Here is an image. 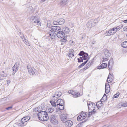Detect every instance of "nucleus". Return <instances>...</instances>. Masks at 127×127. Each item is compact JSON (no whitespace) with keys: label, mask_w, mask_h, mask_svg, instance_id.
I'll use <instances>...</instances> for the list:
<instances>
[{"label":"nucleus","mask_w":127,"mask_h":127,"mask_svg":"<svg viewBox=\"0 0 127 127\" xmlns=\"http://www.w3.org/2000/svg\"><path fill=\"white\" fill-rule=\"evenodd\" d=\"M109 52V51L107 50H106L104 52L105 55L107 58L109 57L110 56V54Z\"/></svg>","instance_id":"nucleus-24"},{"label":"nucleus","mask_w":127,"mask_h":127,"mask_svg":"<svg viewBox=\"0 0 127 127\" xmlns=\"http://www.w3.org/2000/svg\"><path fill=\"white\" fill-rule=\"evenodd\" d=\"M85 118L82 115H80L79 116L77 117V120L79 121L84 120Z\"/></svg>","instance_id":"nucleus-29"},{"label":"nucleus","mask_w":127,"mask_h":127,"mask_svg":"<svg viewBox=\"0 0 127 127\" xmlns=\"http://www.w3.org/2000/svg\"><path fill=\"white\" fill-rule=\"evenodd\" d=\"M41 1H45L46 0H41Z\"/></svg>","instance_id":"nucleus-62"},{"label":"nucleus","mask_w":127,"mask_h":127,"mask_svg":"<svg viewBox=\"0 0 127 127\" xmlns=\"http://www.w3.org/2000/svg\"><path fill=\"white\" fill-rule=\"evenodd\" d=\"M52 30L54 32H58L59 30H61V28L59 26H53L51 27Z\"/></svg>","instance_id":"nucleus-15"},{"label":"nucleus","mask_w":127,"mask_h":127,"mask_svg":"<svg viewBox=\"0 0 127 127\" xmlns=\"http://www.w3.org/2000/svg\"><path fill=\"white\" fill-rule=\"evenodd\" d=\"M124 106H127V102L126 103L125 105H124Z\"/></svg>","instance_id":"nucleus-59"},{"label":"nucleus","mask_w":127,"mask_h":127,"mask_svg":"<svg viewBox=\"0 0 127 127\" xmlns=\"http://www.w3.org/2000/svg\"><path fill=\"white\" fill-rule=\"evenodd\" d=\"M20 63L19 62H16L12 67V70L14 72V73L16 72L18 70L19 67L20 66Z\"/></svg>","instance_id":"nucleus-6"},{"label":"nucleus","mask_w":127,"mask_h":127,"mask_svg":"<svg viewBox=\"0 0 127 127\" xmlns=\"http://www.w3.org/2000/svg\"><path fill=\"white\" fill-rule=\"evenodd\" d=\"M61 95V92H56L55 93V95L54 96H52L53 98H54V97H56V98H58V97H60Z\"/></svg>","instance_id":"nucleus-25"},{"label":"nucleus","mask_w":127,"mask_h":127,"mask_svg":"<svg viewBox=\"0 0 127 127\" xmlns=\"http://www.w3.org/2000/svg\"><path fill=\"white\" fill-rule=\"evenodd\" d=\"M36 18L37 17L36 16H32L31 17L30 19L32 21L35 20H36Z\"/></svg>","instance_id":"nucleus-38"},{"label":"nucleus","mask_w":127,"mask_h":127,"mask_svg":"<svg viewBox=\"0 0 127 127\" xmlns=\"http://www.w3.org/2000/svg\"><path fill=\"white\" fill-rule=\"evenodd\" d=\"M85 53L83 51H80V53L78 55L80 56H83L84 54Z\"/></svg>","instance_id":"nucleus-43"},{"label":"nucleus","mask_w":127,"mask_h":127,"mask_svg":"<svg viewBox=\"0 0 127 127\" xmlns=\"http://www.w3.org/2000/svg\"><path fill=\"white\" fill-rule=\"evenodd\" d=\"M50 121L51 123L55 125H57L58 123V121L56 119L55 115L51 116Z\"/></svg>","instance_id":"nucleus-5"},{"label":"nucleus","mask_w":127,"mask_h":127,"mask_svg":"<svg viewBox=\"0 0 127 127\" xmlns=\"http://www.w3.org/2000/svg\"><path fill=\"white\" fill-rule=\"evenodd\" d=\"M109 79H108V78H107V82H108V83H110L111 82V80L109 79V80H108Z\"/></svg>","instance_id":"nucleus-50"},{"label":"nucleus","mask_w":127,"mask_h":127,"mask_svg":"<svg viewBox=\"0 0 127 127\" xmlns=\"http://www.w3.org/2000/svg\"><path fill=\"white\" fill-rule=\"evenodd\" d=\"M24 36L23 34H21L20 35V36L21 37H21H22V36Z\"/></svg>","instance_id":"nucleus-56"},{"label":"nucleus","mask_w":127,"mask_h":127,"mask_svg":"<svg viewBox=\"0 0 127 127\" xmlns=\"http://www.w3.org/2000/svg\"><path fill=\"white\" fill-rule=\"evenodd\" d=\"M119 95V93H116V94L115 95H114V97L115 98H117Z\"/></svg>","instance_id":"nucleus-45"},{"label":"nucleus","mask_w":127,"mask_h":127,"mask_svg":"<svg viewBox=\"0 0 127 127\" xmlns=\"http://www.w3.org/2000/svg\"><path fill=\"white\" fill-rule=\"evenodd\" d=\"M89 110L96 111L95 109L97 108V107L95 103L91 102H89L88 104Z\"/></svg>","instance_id":"nucleus-3"},{"label":"nucleus","mask_w":127,"mask_h":127,"mask_svg":"<svg viewBox=\"0 0 127 127\" xmlns=\"http://www.w3.org/2000/svg\"><path fill=\"white\" fill-rule=\"evenodd\" d=\"M21 38L22 39L23 41L24 40H25L26 39L25 38L24 36H22V37H21Z\"/></svg>","instance_id":"nucleus-51"},{"label":"nucleus","mask_w":127,"mask_h":127,"mask_svg":"<svg viewBox=\"0 0 127 127\" xmlns=\"http://www.w3.org/2000/svg\"><path fill=\"white\" fill-rule=\"evenodd\" d=\"M103 60L102 61V62H105V61H107L108 60V59L107 58H105L104 57L102 58Z\"/></svg>","instance_id":"nucleus-46"},{"label":"nucleus","mask_w":127,"mask_h":127,"mask_svg":"<svg viewBox=\"0 0 127 127\" xmlns=\"http://www.w3.org/2000/svg\"><path fill=\"white\" fill-rule=\"evenodd\" d=\"M113 64V62L112 59H111L109 61L108 63V67L109 69H111L112 67Z\"/></svg>","instance_id":"nucleus-19"},{"label":"nucleus","mask_w":127,"mask_h":127,"mask_svg":"<svg viewBox=\"0 0 127 127\" xmlns=\"http://www.w3.org/2000/svg\"><path fill=\"white\" fill-rule=\"evenodd\" d=\"M30 119L29 116H27L23 118L21 120L22 123L28 121Z\"/></svg>","instance_id":"nucleus-20"},{"label":"nucleus","mask_w":127,"mask_h":127,"mask_svg":"<svg viewBox=\"0 0 127 127\" xmlns=\"http://www.w3.org/2000/svg\"><path fill=\"white\" fill-rule=\"evenodd\" d=\"M116 32V30H115V28H114L108 31H107L105 33V34L106 35L110 36L114 34Z\"/></svg>","instance_id":"nucleus-4"},{"label":"nucleus","mask_w":127,"mask_h":127,"mask_svg":"<svg viewBox=\"0 0 127 127\" xmlns=\"http://www.w3.org/2000/svg\"><path fill=\"white\" fill-rule=\"evenodd\" d=\"M61 110H58L56 111V113H57L58 114L61 115L62 113V112Z\"/></svg>","instance_id":"nucleus-47"},{"label":"nucleus","mask_w":127,"mask_h":127,"mask_svg":"<svg viewBox=\"0 0 127 127\" xmlns=\"http://www.w3.org/2000/svg\"><path fill=\"white\" fill-rule=\"evenodd\" d=\"M27 67L29 73L31 75H35V73H36V70L34 67H32L30 64L27 65Z\"/></svg>","instance_id":"nucleus-2"},{"label":"nucleus","mask_w":127,"mask_h":127,"mask_svg":"<svg viewBox=\"0 0 127 127\" xmlns=\"http://www.w3.org/2000/svg\"><path fill=\"white\" fill-rule=\"evenodd\" d=\"M72 95H73L74 97H77L80 96V93L78 92H76L75 91H72Z\"/></svg>","instance_id":"nucleus-17"},{"label":"nucleus","mask_w":127,"mask_h":127,"mask_svg":"<svg viewBox=\"0 0 127 127\" xmlns=\"http://www.w3.org/2000/svg\"><path fill=\"white\" fill-rule=\"evenodd\" d=\"M88 54L87 53H85L82 57V58H83V60H87L88 58Z\"/></svg>","instance_id":"nucleus-30"},{"label":"nucleus","mask_w":127,"mask_h":127,"mask_svg":"<svg viewBox=\"0 0 127 127\" xmlns=\"http://www.w3.org/2000/svg\"><path fill=\"white\" fill-rule=\"evenodd\" d=\"M67 4V3H65V2L63 1L62 0H61L60 2V4L61 6H63Z\"/></svg>","instance_id":"nucleus-31"},{"label":"nucleus","mask_w":127,"mask_h":127,"mask_svg":"<svg viewBox=\"0 0 127 127\" xmlns=\"http://www.w3.org/2000/svg\"><path fill=\"white\" fill-rule=\"evenodd\" d=\"M74 44V42L73 41H72V43H71V44L72 45H73Z\"/></svg>","instance_id":"nucleus-57"},{"label":"nucleus","mask_w":127,"mask_h":127,"mask_svg":"<svg viewBox=\"0 0 127 127\" xmlns=\"http://www.w3.org/2000/svg\"><path fill=\"white\" fill-rule=\"evenodd\" d=\"M50 103L52 106H53L54 107H56V102L54 101H50Z\"/></svg>","instance_id":"nucleus-33"},{"label":"nucleus","mask_w":127,"mask_h":127,"mask_svg":"<svg viewBox=\"0 0 127 127\" xmlns=\"http://www.w3.org/2000/svg\"><path fill=\"white\" fill-rule=\"evenodd\" d=\"M57 36L60 38H62L64 36V34L62 31H59L56 34Z\"/></svg>","instance_id":"nucleus-7"},{"label":"nucleus","mask_w":127,"mask_h":127,"mask_svg":"<svg viewBox=\"0 0 127 127\" xmlns=\"http://www.w3.org/2000/svg\"><path fill=\"white\" fill-rule=\"evenodd\" d=\"M123 22L125 23H126L127 22V20H124Z\"/></svg>","instance_id":"nucleus-58"},{"label":"nucleus","mask_w":127,"mask_h":127,"mask_svg":"<svg viewBox=\"0 0 127 127\" xmlns=\"http://www.w3.org/2000/svg\"><path fill=\"white\" fill-rule=\"evenodd\" d=\"M107 97L105 94H104L101 100H103L104 101L106 100L107 99Z\"/></svg>","instance_id":"nucleus-41"},{"label":"nucleus","mask_w":127,"mask_h":127,"mask_svg":"<svg viewBox=\"0 0 127 127\" xmlns=\"http://www.w3.org/2000/svg\"><path fill=\"white\" fill-rule=\"evenodd\" d=\"M54 109V108L51 106H47L46 108L47 111L49 113L52 112Z\"/></svg>","instance_id":"nucleus-16"},{"label":"nucleus","mask_w":127,"mask_h":127,"mask_svg":"<svg viewBox=\"0 0 127 127\" xmlns=\"http://www.w3.org/2000/svg\"><path fill=\"white\" fill-rule=\"evenodd\" d=\"M50 37L52 39H54L56 37V34L55 32L53 31H50L49 32Z\"/></svg>","instance_id":"nucleus-11"},{"label":"nucleus","mask_w":127,"mask_h":127,"mask_svg":"<svg viewBox=\"0 0 127 127\" xmlns=\"http://www.w3.org/2000/svg\"><path fill=\"white\" fill-rule=\"evenodd\" d=\"M59 110H62L64 109V107L63 106V105H59L58 107Z\"/></svg>","instance_id":"nucleus-40"},{"label":"nucleus","mask_w":127,"mask_h":127,"mask_svg":"<svg viewBox=\"0 0 127 127\" xmlns=\"http://www.w3.org/2000/svg\"><path fill=\"white\" fill-rule=\"evenodd\" d=\"M65 126L66 127H70L73 124L72 122L70 120H67V121L65 122Z\"/></svg>","instance_id":"nucleus-13"},{"label":"nucleus","mask_w":127,"mask_h":127,"mask_svg":"<svg viewBox=\"0 0 127 127\" xmlns=\"http://www.w3.org/2000/svg\"><path fill=\"white\" fill-rule=\"evenodd\" d=\"M72 91L70 90L69 91H68V93L70 94H71L72 95Z\"/></svg>","instance_id":"nucleus-52"},{"label":"nucleus","mask_w":127,"mask_h":127,"mask_svg":"<svg viewBox=\"0 0 127 127\" xmlns=\"http://www.w3.org/2000/svg\"><path fill=\"white\" fill-rule=\"evenodd\" d=\"M56 103H57L56 106L57 107H58L59 105H64V102L63 100L59 99L57 100Z\"/></svg>","instance_id":"nucleus-12"},{"label":"nucleus","mask_w":127,"mask_h":127,"mask_svg":"<svg viewBox=\"0 0 127 127\" xmlns=\"http://www.w3.org/2000/svg\"><path fill=\"white\" fill-rule=\"evenodd\" d=\"M103 105V104L101 101H99L96 103V106L97 108L99 109V108H100Z\"/></svg>","instance_id":"nucleus-23"},{"label":"nucleus","mask_w":127,"mask_h":127,"mask_svg":"<svg viewBox=\"0 0 127 127\" xmlns=\"http://www.w3.org/2000/svg\"><path fill=\"white\" fill-rule=\"evenodd\" d=\"M43 108L41 106H39L37 107H36L34 108L33 109V111L34 112H41L43 110Z\"/></svg>","instance_id":"nucleus-9"},{"label":"nucleus","mask_w":127,"mask_h":127,"mask_svg":"<svg viewBox=\"0 0 127 127\" xmlns=\"http://www.w3.org/2000/svg\"><path fill=\"white\" fill-rule=\"evenodd\" d=\"M96 23L95 22H93L92 21L90 20L89 21L87 24V26L88 27L91 28L93 27L94 26V24Z\"/></svg>","instance_id":"nucleus-14"},{"label":"nucleus","mask_w":127,"mask_h":127,"mask_svg":"<svg viewBox=\"0 0 127 127\" xmlns=\"http://www.w3.org/2000/svg\"><path fill=\"white\" fill-rule=\"evenodd\" d=\"M63 39H64V41H65L66 40V39H65V38L64 37L63 38Z\"/></svg>","instance_id":"nucleus-61"},{"label":"nucleus","mask_w":127,"mask_h":127,"mask_svg":"<svg viewBox=\"0 0 127 127\" xmlns=\"http://www.w3.org/2000/svg\"><path fill=\"white\" fill-rule=\"evenodd\" d=\"M88 61V60H87L84 63L78 66L79 68H81L83 66H84L87 63Z\"/></svg>","instance_id":"nucleus-34"},{"label":"nucleus","mask_w":127,"mask_h":127,"mask_svg":"<svg viewBox=\"0 0 127 127\" xmlns=\"http://www.w3.org/2000/svg\"><path fill=\"white\" fill-rule=\"evenodd\" d=\"M38 20H35V21H34V23H37V22H38Z\"/></svg>","instance_id":"nucleus-55"},{"label":"nucleus","mask_w":127,"mask_h":127,"mask_svg":"<svg viewBox=\"0 0 127 127\" xmlns=\"http://www.w3.org/2000/svg\"><path fill=\"white\" fill-rule=\"evenodd\" d=\"M25 43L26 45H27L28 46H30V44L29 42L28 41V40L26 39L25 40H24L23 41Z\"/></svg>","instance_id":"nucleus-37"},{"label":"nucleus","mask_w":127,"mask_h":127,"mask_svg":"<svg viewBox=\"0 0 127 127\" xmlns=\"http://www.w3.org/2000/svg\"><path fill=\"white\" fill-rule=\"evenodd\" d=\"M122 47L125 48H127V41H125L123 42L121 44Z\"/></svg>","instance_id":"nucleus-27"},{"label":"nucleus","mask_w":127,"mask_h":127,"mask_svg":"<svg viewBox=\"0 0 127 127\" xmlns=\"http://www.w3.org/2000/svg\"><path fill=\"white\" fill-rule=\"evenodd\" d=\"M105 92L106 94L108 93L110 90V86L108 83H106L105 85Z\"/></svg>","instance_id":"nucleus-10"},{"label":"nucleus","mask_w":127,"mask_h":127,"mask_svg":"<svg viewBox=\"0 0 127 127\" xmlns=\"http://www.w3.org/2000/svg\"><path fill=\"white\" fill-rule=\"evenodd\" d=\"M58 20L59 24L60 25H62L64 24L65 22V21L64 19L63 18L60 19Z\"/></svg>","instance_id":"nucleus-26"},{"label":"nucleus","mask_w":127,"mask_h":127,"mask_svg":"<svg viewBox=\"0 0 127 127\" xmlns=\"http://www.w3.org/2000/svg\"><path fill=\"white\" fill-rule=\"evenodd\" d=\"M67 118L66 117V115L65 114H62L60 116V119L64 123L67 121Z\"/></svg>","instance_id":"nucleus-8"},{"label":"nucleus","mask_w":127,"mask_h":127,"mask_svg":"<svg viewBox=\"0 0 127 127\" xmlns=\"http://www.w3.org/2000/svg\"><path fill=\"white\" fill-rule=\"evenodd\" d=\"M37 24L38 25H40L41 24V22H40L39 21H38L37 23Z\"/></svg>","instance_id":"nucleus-53"},{"label":"nucleus","mask_w":127,"mask_h":127,"mask_svg":"<svg viewBox=\"0 0 127 127\" xmlns=\"http://www.w3.org/2000/svg\"><path fill=\"white\" fill-rule=\"evenodd\" d=\"M9 83V81H7V84H8V83Z\"/></svg>","instance_id":"nucleus-63"},{"label":"nucleus","mask_w":127,"mask_h":127,"mask_svg":"<svg viewBox=\"0 0 127 127\" xmlns=\"http://www.w3.org/2000/svg\"><path fill=\"white\" fill-rule=\"evenodd\" d=\"M37 116L39 119L42 121H47L49 119V117L46 111H42L38 112Z\"/></svg>","instance_id":"nucleus-1"},{"label":"nucleus","mask_w":127,"mask_h":127,"mask_svg":"<svg viewBox=\"0 0 127 127\" xmlns=\"http://www.w3.org/2000/svg\"><path fill=\"white\" fill-rule=\"evenodd\" d=\"M58 22V20L57 21H54L53 22V24L55 25H59Z\"/></svg>","instance_id":"nucleus-44"},{"label":"nucleus","mask_w":127,"mask_h":127,"mask_svg":"<svg viewBox=\"0 0 127 127\" xmlns=\"http://www.w3.org/2000/svg\"><path fill=\"white\" fill-rule=\"evenodd\" d=\"M81 115H82L84 118L86 117L87 115V112H82Z\"/></svg>","instance_id":"nucleus-36"},{"label":"nucleus","mask_w":127,"mask_h":127,"mask_svg":"<svg viewBox=\"0 0 127 127\" xmlns=\"http://www.w3.org/2000/svg\"><path fill=\"white\" fill-rule=\"evenodd\" d=\"M107 64L105 63H102L100 66L97 67L98 69H101L105 68L106 67Z\"/></svg>","instance_id":"nucleus-21"},{"label":"nucleus","mask_w":127,"mask_h":127,"mask_svg":"<svg viewBox=\"0 0 127 127\" xmlns=\"http://www.w3.org/2000/svg\"><path fill=\"white\" fill-rule=\"evenodd\" d=\"M103 127H108V126H104Z\"/></svg>","instance_id":"nucleus-64"},{"label":"nucleus","mask_w":127,"mask_h":127,"mask_svg":"<svg viewBox=\"0 0 127 127\" xmlns=\"http://www.w3.org/2000/svg\"><path fill=\"white\" fill-rule=\"evenodd\" d=\"M63 1L65 2V3H67V1L68 0H62Z\"/></svg>","instance_id":"nucleus-54"},{"label":"nucleus","mask_w":127,"mask_h":127,"mask_svg":"<svg viewBox=\"0 0 127 127\" xmlns=\"http://www.w3.org/2000/svg\"><path fill=\"white\" fill-rule=\"evenodd\" d=\"M74 51L73 49L69 50L68 54V56L70 57H72L74 56Z\"/></svg>","instance_id":"nucleus-22"},{"label":"nucleus","mask_w":127,"mask_h":127,"mask_svg":"<svg viewBox=\"0 0 127 127\" xmlns=\"http://www.w3.org/2000/svg\"><path fill=\"white\" fill-rule=\"evenodd\" d=\"M12 106H10L9 107H8L6 109L7 110H8L9 109H11L12 108Z\"/></svg>","instance_id":"nucleus-49"},{"label":"nucleus","mask_w":127,"mask_h":127,"mask_svg":"<svg viewBox=\"0 0 127 127\" xmlns=\"http://www.w3.org/2000/svg\"><path fill=\"white\" fill-rule=\"evenodd\" d=\"M62 31L63 32H64V34H68L70 32V30L69 28L66 27H64L63 28Z\"/></svg>","instance_id":"nucleus-18"},{"label":"nucleus","mask_w":127,"mask_h":127,"mask_svg":"<svg viewBox=\"0 0 127 127\" xmlns=\"http://www.w3.org/2000/svg\"><path fill=\"white\" fill-rule=\"evenodd\" d=\"M83 59H82V57H80L79 58H78L77 59L78 60V62L79 63L83 62Z\"/></svg>","instance_id":"nucleus-42"},{"label":"nucleus","mask_w":127,"mask_h":127,"mask_svg":"<svg viewBox=\"0 0 127 127\" xmlns=\"http://www.w3.org/2000/svg\"><path fill=\"white\" fill-rule=\"evenodd\" d=\"M96 111H93L92 110H89V116H90L94 114L95 113H96Z\"/></svg>","instance_id":"nucleus-32"},{"label":"nucleus","mask_w":127,"mask_h":127,"mask_svg":"<svg viewBox=\"0 0 127 127\" xmlns=\"http://www.w3.org/2000/svg\"><path fill=\"white\" fill-rule=\"evenodd\" d=\"M112 76V74H110V73L108 77V79H110V77H111Z\"/></svg>","instance_id":"nucleus-48"},{"label":"nucleus","mask_w":127,"mask_h":127,"mask_svg":"<svg viewBox=\"0 0 127 127\" xmlns=\"http://www.w3.org/2000/svg\"><path fill=\"white\" fill-rule=\"evenodd\" d=\"M89 64H87L86 65V66H87L85 67L84 68H83V69L81 70L80 71L81 72H83L86 69L88 68L87 67L88 66H89Z\"/></svg>","instance_id":"nucleus-39"},{"label":"nucleus","mask_w":127,"mask_h":127,"mask_svg":"<svg viewBox=\"0 0 127 127\" xmlns=\"http://www.w3.org/2000/svg\"><path fill=\"white\" fill-rule=\"evenodd\" d=\"M123 27V25H121L119 26H118L116 27H115V30H116V32L121 29Z\"/></svg>","instance_id":"nucleus-28"},{"label":"nucleus","mask_w":127,"mask_h":127,"mask_svg":"<svg viewBox=\"0 0 127 127\" xmlns=\"http://www.w3.org/2000/svg\"><path fill=\"white\" fill-rule=\"evenodd\" d=\"M2 73H1V74H0V76H1L3 77H6L7 75V74L6 73H4V71H2Z\"/></svg>","instance_id":"nucleus-35"},{"label":"nucleus","mask_w":127,"mask_h":127,"mask_svg":"<svg viewBox=\"0 0 127 127\" xmlns=\"http://www.w3.org/2000/svg\"><path fill=\"white\" fill-rule=\"evenodd\" d=\"M47 26L48 27H50L49 24H47Z\"/></svg>","instance_id":"nucleus-60"}]
</instances>
